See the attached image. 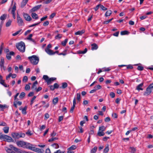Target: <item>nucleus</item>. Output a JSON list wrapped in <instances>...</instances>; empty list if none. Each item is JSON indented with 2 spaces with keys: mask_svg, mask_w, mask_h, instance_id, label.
I'll use <instances>...</instances> for the list:
<instances>
[{
  "mask_svg": "<svg viewBox=\"0 0 153 153\" xmlns=\"http://www.w3.org/2000/svg\"><path fill=\"white\" fill-rule=\"evenodd\" d=\"M16 47L20 52L23 53L25 51V43L24 42H21L16 44Z\"/></svg>",
  "mask_w": 153,
  "mask_h": 153,
  "instance_id": "1",
  "label": "nucleus"
},
{
  "mask_svg": "<svg viewBox=\"0 0 153 153\" xmlns=\"http://www.w3.org/2000/svg\"><path fill=\"white\" fill-rule=\"evenodd\" d=\"M28 59L30 60L31 63L34 65H37L39 62V58L35 55L29 56L28 57Z\"/></svg>",
  "mask_w": 153,
  "mask_h": 153,
  "instance_id": "2",
  "label": "nucleus"
},
{
  "mask_svg": "<svg viewBox=\"0 0 153 153\" xmlns=\"http://www.w3.org/2000/svg\"><path fill=\"white\" fill-rule=\"evenodd\" d=\"M11 135L13 138L19 139L20 137H24L25 134L22 133L13 132L12 133Z\"/></svg>",
  "mask_w": 153,
  "mask_h": 153,
  "instance_id": "3",
  "label": "nucleus"
},
{
  "mask_svg": "<svg viewBox=\"0 0 153 153\" xmlns=\"http://www.w3.org/2000/svg\"><path fill=\"white\" fill-rule=\"evenodd\" d=\"M43 79L47 82L48 85L51 84L52 82L56 79V78L55 77H52L49 78L48 76L46 75L43 76Z\"/></svg>",
  "mask_w": 153,
  "mask_h": 153,
  "instance_id": "4",
  "label": "nucleus"
},
{
  "mask_svg": "<svg viewBox=\"0 0 153 153\" xmlns=\"http://www.w3.org/2000/svg\"><path fill=\"white\" fill-rule=\"evenodd\" d=\"M13 147H15L12 145H10L9 147H5V149L7 153H15V152L13 151H15V149Z\"/></svg>",
  "mask_w": 153,
  "mask_h": 153,
  "instance_id": "5",
  "label": "nucleus"
},
{
  "mask_svg": "<svg viewBox=\"0 0 153 153\" xmlns=\"http://www.w3.org/2000/svg\"><path fill=\"white\" fill-rule=\"evenodd\" d=\"M17 22L19 26H22L24 25L22 19L20 17L18 13L17 14Z\"/></svg>",
  "mask_w": 153,
  "mask_h": 153,
  "instance_id": "6",
  "label": "nucleus"
},
{
  "mask_svg": "<svg viewBox=\"0 0 153 153\" xmlns=\"http://www.w3.org/2000/svg\"><path fill=\"white\" fill-rule=\"evenodd\" d=\"M31 150L38 153H43L45 152L44 150L43 149H41L35 147H32Z\"/></svg>",
  "mask_w": 153,
  "mask_h": 153,
  "instance_id": "7",
  "label": "nucleus"
},
{
  "mask_svg": "<svg viewBox=\"0 0 153 153\" xmlns=\"http://www.w3.org/2000/svg\"><path fill=\"white\" fill-rule=\"evenodd\" d=\"M15 53L13 51H10L9 53H7L6 54V58L8 60H10L11 59V56H14Z\"/></svg>",
  "mask_w": 153,
  "mask_h": 153,
  "instance_id": "8",
  "label": "nucleus"
},
{
  "mask_svg": "<svg viewBox=\"0 0 153 153\" xmlns=\"http://www.w3.org/2000/svg\"><path fill=\"white\" fill-rule=\"evenodd\" d=\"M23 15L26 21H29L31 20V18L28 14L25 13H23Z\"/></svg>",
  "mask_w": 153,
  "mask_h": 153,
  "instance_id": "9",
  "label": "nucleus"
},
{
  "mask_svg": "<svg viewBox=\"0 0 153 153\" xmlns=\"http://www.w3.org/2000/svg\"><path fill=\"white\" fill-rule=\"evenodd\" d=\"M4 141H7L8 142H13V140L10 136L6 135L5 137Z\"/></svg>",
  "mask_w": 153,
  "mask_h": 153,
  "instance_id": "10",
  "label": "nucleus"
},
{
  "mask_svg": "<svg viewBox=\"0 0 153 153\" xmlns=\"http://www.w3.org/2000/svg\"><path fill=\"white\" fill-rule=\"evenodd\" d=\"M16 143L18 146L24 148L25 144V142L22 141H19L17 142Z\"/></svg>",
  "mask_w": 153,
  "mask_h": 153,
  "instance_id": "11",
  "label": "nucleus"
},
{
  "mask_svg": "<svg viewBox=\"0 0 153 153\" xmlns=\"http://www.w3.org/2000/svg\"><path fill=\"white\" fill-rule=\"evenodd\" d=\"M42 6L41 5H39L33 7L32 9H31L30 11L32 12H34L36 11L39 9Z\"/></svg>",
  "mask_w": 153,
  "mask_h": 153,
  "instance_id": "12",
  "label": "nucleus"
},
{
  "mask_svg": "<svg viewBox=\"0 0 153 153\" xmlns=\"http://www.w3.org/2000/svg\"><path fill=\"white\" fill-rule=\"evenodd\" d=\"M152 90L151 89H150L148 87L146 89V91L144 92L143 95H144L148 96L152 92Z\"/></svg>",
  "mask_w": 153,
  "mask_h": 153,
  "instance_id": "13",
  "label": "nucleus"
},
{
  "mask_svg": "<svg viewBox=\"0 0 153 153\" xmlns=\"http://www.w3.org/2000/svg\"><path fill=\"white\" fill-rule=\"evenodd\" d=\"M4 58H1L0 62V66L1 68H3V70L5 71L6 70V67L4 66Z\"/></svg>",
  "mask_w": 153,
  "mask_h": 153,
  "instance_id": "14",
  "label": "nucleus"
},
{
  "mask_svg": "<svg viewBox=\"0 0 153 153\" xmlns=\"http://www.w3.org/2000/svg\"><path fill=\"white\" fill-rule=\"evenodd\" d=\"M32 145L27 142H25V144L24 146V148L32 150L33 147L31 146Z\"/></svg>",
  "mask_w": 153,
  "mask_h": 153,
  "instance_id": "15",
  "label": "nucleus"
},
{
  "mask_svg": "<svg viewBox=\"0 0 153 153\" xmlns=\"http://www.w3.org/2000/svg\"><path fill=\"white\" fill-rule=\"evenodd\" d=\"M27 106H25L24 108H22V107H21L19 108V110H22V113L23 114H27Z\"/></svg>",
  "mask_w": 153,
  "mask_h": 153,
  "instance_id": "16",
  "label": "nucleus"
},
{
  "mask_svg": "<svg viewBox=\"0 0 153 153\" xmlns=\"http://www.w3.org/2000/svg\"><path fill=\"white\" fill-rule=\"evenodd\" d=\"M143 85V83H142L138 85L136 87V89L138 91L140 90L143 91V89L142 88Z\"/></svg>",
  "mask_w": 153,
  "mask_h": 153,
  "instance_id": "17",
  "label": "nucleus"
},
{
  "mask_svg": "<svg viewBox=\"0 0 153 153\" xmlns=\"http://www.w3.org/2000/svg\"><path fill=\"white\" fill-rule=\"evenodd\" d=\"M45 51L49 55H53V51L51 49H45Z\"/></svg>",
  "mask_w": 153,
  "mask_h": 153,
  "instance_id": "18",
  "label": "nucleus"
},
{
  "mask_svg": "<svg viewBox=\"0 0 153 153\" xmlns=\"http://www.w3.org/2000/svg\"><path fill=\"white\" fill-rule=\"evenodd\" d=\"M28 1V0H23L21 4V7L22 8L24 7L27 3Z\"/></svg>",
  "mask_w": 153,
  "mask_h": 153,
  "instance_id": "19",
  "label": "nucleus"
},
{
  "mask_svg": "<svg viewBox=\"0 0 153 153\" xmlns=\"http://www.w3.org/2000/svg\"><path fill=\"white\" fill-rule=\"evenodd\" d=\"M85 32V30H82L81 31L79 30L77 32H76L75 33V35H82V34L84 33Z\"/></svg>",
  "mask_w": 153,
  "mask_h": 153,
  "instance_id": "20",
  "label": "nucleus"
},
{
  "mask_svg": "<svg viewBox=\"0 0 153 153\" xmlns=\"http://www.w3.org/2000/svg\"><path fill=\"white\" fill-rule=\"evenodd\" d=\"M91 46H92L91 50H97L98 48V45L95 43L91 44Z\"/></svg>",
  "mask_w": 153,
  "mask_h": 153,
  "instance_id": "21",
  "label": "nucleus"
},
{
  "mask_svg": "<svg viewBox=\"0 0 153 153\" xmlns=\"http://www.w3.org/2000/svg\"><path fill=\"white\" fill-rule=\"evenodd\" d=\"M31 16L33 19H37L39 18L38 15L35 13H32L31 14Z\"/></svg>",
  "mask_w": 153,
  "mask_h": 153,
  "instance_id": "22",
  "label": "nucleus"
},
{
  "mask_svg": "<svg viewBox=\"0 0 153 153\" xmlns=\"http://www.w3.org/2000/svg\"><path fill=\"white\" fill-rule=\"evenodd\" d=\"M62 86L59 87L60 88L65 89L68 86V84L66 82H63L62 83Z\"/></svg>",
  "mask_w": 153,
  "mask_h": 153,
  "instance_id": "23",
  "label": "nucleus"
},
{
  "mask_svg": "<svg viewBox=\"0 0 153 153\" xmlns=\"http://www.w3.org/2000/svg\"><path fill=\"white\" fill-rule=\"evenodd\" d=\"M87 51V48H85L83 51H77V53L78 54H85Z\"/></svg>",
  "mask_w": 153,
  "mask_h": 153,
  "instance_id": "24",
  "label": "nucleus"
},
{
  "mask_svg": "<svg viewBox=\"0 0 153 153\" xmlns=\"http://www.w3.org/2000/svg\"><path fill=\"white\" fill-rule=\"evenodd\" d=\"M112 12L111 10H107L105 14L106 17L110 16L112 13Z\"/></svg>",
  "mask_w": 153,
  "mask_h": 153,
  "instance_id": "25",
  "label": "nucleus"
},
{
  "mask_svg": "<svg viewBox=\"0 0 153 153\" xmlns=\"http://www.w3.org/2000/svg\"><path fill=\"white\" fill-rule=\"evenodd\" d=\"M6 135L3 134L2 133H0V139L4 141Z\"/></svg>",
  "mask_w": 153,
  "mask_h": 153,
  "instance_id": "26",
  "label": "nucleus"
},
{
  "mask_svg": "<svg viewBox=\"0 0 153 153\" xmlns=\"http://www.w3.org/2000/svg\"><path fill=\"white\" fill-rule=\"evenodd\" d=\"M0 83L3 86H4L5 87H7L9 86V85H7L4 83V80H3L2 79H1L0 80Z\"/></svg>",
  "mask_w": 153,
  "mask_h": 153,
  "instance_id": "27",
  "label": "nucleus"
},
{
  "mask_svg": "<svg viewBox=\"0 0 153 153\" xmlns=\"http://www.w3.org/2000/svg\"><path fill=\"white\" fill-rule=\"evenodd\" d=\"M9 127H4L3 128V130L5 134L9 132Z\"/></svg>",
  "mask_w": 153,
  "mask_h": 153,
  "instance_id": "28",
  "label": "nucleus"
},
{
  "mask_svg": "<svg viewBox=\"0 0 153 153\" xmlns=\"http://www.w3.org/2000/svg\"><path fill=\"white\" fill-rule=\"evenodd\" d=\"M106 129V127L104 126H102L99 127V131H104Z\"/></svg>",
  "mask_w": 153,
  "mask_h": 153,
  "instance_id": "29",
  "label": "nucleus"
},
{
  "mask_svg": "<svg viewBox=\"0 0 153 153\" xmlns=\"http://www.w3.org/2000/svg\"><path fill=\"white\" fill-rule=\"evenodd\" d=\"M129 149L131 150L130 152L131 153H134L136 150V149L133 147H130Z\"/></svg>",
  "mask_w": 153,
  "mask_h": 153,
  "instance_id": "30",
  "label": "nucleus"
},
{
  "mask_svg": "<svg viewBox=\"0 0 153 153\" xmlns=\"http://www.w3.org/2000/svg\"><path fill=\"white\" fill-rule=\"evenodd\" d=\"M59 99L57 97L54 98L53 100V103L54 105H56L58 102Z\"/></svg>",
  "mask_w": 153,
  "mask_h": 153,
  "instance_id": "31",
  "label": "nucleus"
},
{
  "mask_svg": "<svg viewBox=\"0 0 153 153\" xmlns=\"http://www.w3.org/2000/svg\"><path fill=\"white\" fill-rule=\"evenodd\" d=\"M129 33L127 30L122 31L120 33V34L122 35L128 34Z\"/></svg>",
  "mask_w": 153,
  "mask_h": 153,
  "instance_id": "32",
  "label": "nucleus"
},
{
  "mask_svg": "<svg viewBox=\"0 0 153 153\" xmlns=\"http://www.w3.org/2000/svg\"><path fill=\"white\" fill-rule=\"evenodd\" d=\"M38 84V82L37 81H36L33 84V85L32 87V88L34 89H36V85Z\"/></svg>",
  "mask_w": 153,
  "mask_h": 153,
  "instance_id": "33",
  "label": "nucleus"
},
{
  "mask_svg": "<svg viewBox=\"0 0 153 153\" xmlns=\"http://www.w3.org/2000/svg\"><path fill=\"white\" fill-rule=\"evenodd\" d=\"M8 106L6 105H2L0 104V108L1 109V110H3V109L5 108H7Z\"/></svg>",
  "mask_w": 153,
  "mask_h": 153,
  "instance_id": "34",
  "label": "nucleus"
},
{
  "mask_svg": "<svg viewBox=\"0 0 153 153\" xmlns=\"http://www.w3.org/2000/svg\"><path fill=\"white\" fill-rule=\"evenodd\" d=\"M103 131H98L97 135L99 136H103L105 135V133L103 132Z\"/></svg>",
  "mask_w": 153,
  "mask_h": 153,
  "instance_id": "35",
  "label": "nucleus"
},
{
  "mask_svg": "<svg viewBox=\"0 0 153 153\" xmlns=\"http://www.w3.org/2000/svg\"><path fill=\"white\" fill-rule=\"evenodd\" d=\"M68 39H66L64 41H62L61 42L62 45L64 46L66 45L67 43L68 42Z\"/></svg>",
  "mask_w": 153,
  "mask_h": 153,
  "instance_id": "36",
  "label": "nucleus"
},
{
  "mask_svg": "<svg viewBox=\"0 0 153 153\" xmlns=\"http://www.w3.org/2000/svg\"><path fill=\"white\" fill-rule=\"evenodd\" d=\"M13 148L15 149L14 151L15 152H16L17 153H22V150L20 149H18V148H16V147H13Z\"/></svg>",
  "mask_w": 153,
  "mask_h": 153,
  "instance_id": "37",
  "label": "nucleus"
},
{
  "mask_svg": "<svg viewBox=\"0 0 153 153\" xmlns=\"http://www.w3.org/2000/svg\"><path fill=\"white\" fill-rule=\"evenodd\" d=\"M109 151V146L108 145L107 146H106L105 148L104 149L103 152L105 153H107Z\"/></svg>",
  "mask_w": 153,
  "mask_h": 153,
  "instance_id": "38",
  "label": "nucleus"
},
{
  "mask_svg": "<svg viewBox=\"0 0 153 153\" xmlns=\"http://www.w3.org/2000/svg\"><path fill=\"white\" fill-rule=\"evenodd\" d=\"M7 17V15L5 14H4L0 17V19L2 20H5Z\"/></svg>",
  "mask_w": 153,
  "mask_h": 153,
  "instance_id": "39",
  "label": "nucleus"
},
{
  "mask_svg": "<svg viewBox=\"0 0 153 153\" xmlns=\"http://www.w3.org/2000/svg\"><path fill=\"white\" fill-rule=\"evenodd\" d=\"M12 21L10 19L9 20L6 24V27H8L10 26L11 23Z\"/></svg>",
  "mask_w": 153,
  "mask_h": 153,
  "instance_id": "40",
  "label": "nucleus"
},
{
  "mask_svg": "<svg viewBox=\"0 0 153 153\" xmlns=\"http://www.w3.org/2000/svg\"><path fill=\"white\" fill-rule=\"evenodd\" d=\"M16 3H15L14 4L12 7V10L11 12H14L16 10Z\"/></svg>",
  "mask_w": 153,
  "mask_h": 153,
  "instance_id": "41",
  "label": "nucleus"
},
{
  "mask_svg": "<svg viewBox=\"0 0 153 153\" xmlns=\"http://www.w3.org/2000/svg\"><path fill=\"white\" fill-rule=\"evenodd\" d=\"M25 95V94L24 92H22L21 93L19 96V97L21 99H22L24 98Z\"/></svg>",
  "mask_w": 153,
  "mask_h": 153,
  "instance_id": "42",
  "label": "nucleus"
},
{
  "mask_svg": "<svg viewBox=\"0 0 153 153\" xmlns=\"http://www.w3.org/2000/svg\"><path fill=\"white\" fill-rule=\"evenodd\" d=\"M97 149V147L96 146L94 147L91 150V153H94L96 152Z\"/></svg>",
  "mask_w": 153,
  "mask_h": 153,
  "instance_id": "43",
  "label": "nucleus"
},
{
  "mask_svg": "<svg viewBox=\"0 0 153 153\" xmlns=\"http://www.w3.org/2000/svg\"><path fill=\"white\" fill-rule=\"evenodd\" d=\"M22 31V30L20 29V30L17 31L15 33H13L12 34V35L13 36H15L17 35H18V34L19 33Z\"/></svg>",
  "mask_w": 153,
  "mask_h": 153,
  "instance_id": "44",
  "label": "nucleus"
},
{
  "mask_svg": "<svg viewBox=\"0 0 153 153\" xmlns=\"http://www.w3.org/2000/svg\"><path fill=\"white\" fill-rule=\"evenodd\" d=\"M102 88V86L100 85H98L94 87V88L96 89L97 91V90L101 89Z\"/></svg>",
  "mask_w": 153,
  "mask_h": 153,
  "instance_id": "45",
  "label": "nucleus"
},
{
  "mask_svg": "<svg viewBox=\"0 0 153 153\" xmlns=\"http://www.w3.org/2000/svg\"><path fill=\"white\" fill-rule=\"evenodd\" d=\"M52 146L56 149H57L59 148V146L57 143H53L52 145Z\"/></svg>",
  "mask_w": 153,
  "mask_h": 153,
  "instance_id": "46",
  "label": "nucleus"
},
{
  "mask_svg": "<svg viewBox=\"0 0 153 153\" xmlns=\"http://www.w3.org/2000/svg\"><path fill=\"white\" fill-rule=\"evenodd\" d=\"M54 89H58L59 88V85L57 83H55L53 85Z\"/></svg>",
  "mask_w": 153,
  "mask_h": 153,
  "instance_id": "47",
  "label": "nucleus"
},
{
  "mask_svg": "<svg viewBox=\"0 0 153 153\" xmlns=\"http://www.w3.org/2000/svg\"><path fill=\"white\" fill-rule=\"evenodd\" d=\"M76 147L75 145L72 146L71 147L68 148V149L70 150H74L76 149Z\"/></svg>",
  "mask_w": 153,
  "mask_h": 153,
  "instance_id": "48",
  "label": "nucleus"
},
{
  "mask_svg": "<svg viewBox=\"0 0 153 153\" xmlns=\"http://www.w3.org/2000/svg\"><path fill=\"white\" fill-rule=\"evenodd\" d=\"M126 69H132L133 68V66L131 65H126Z\"/></svg>",
  "mask_w": 153,
  "mask_h": 153,
  "instance_id": "49",
  "label": "nucleus"
},
{
  "mask_svg": "<svg viewBox=\"0 0 153 153\" xmlns=\"http://www.w3.org/2000/svg\"><path fill=\"white\" fill-rule=\"evenodd\" d=\"M58 139V138H57V137H54V138H52L50 139H49L48 141L49 142H52V141H53L55 140H57Z\"/></svg>",
  "mask_w": 153,
  "mask_h": 153,
  "instance_id": "50",
  "label": "nucleus"
},
{
  "mask_svg": "<svg viewBox=\"0 0 153 153\" xmlns=\"http://www.w3.org/2000/svg\"><path fill=\"white\" fill-rule=\"evenodd\" d=\"M77 100L79 101L80 100V93L77 94Z\"/></svg>",
  "mask_w": 153,
  "mask_h": 153,
  "instance_id": "51",
  "label": "nucleus"
},
{
  "mask_svg": "<svg viewBox=\"0 0 153 153\" xmlns=\"http://www.w3.org/2000/svg\"><path fill=\"white\" fill-rule=\"evenodd\" d=\"M36 97L35 96H33V98L31 99V100L30 103V105H32L33 104V101L36 98Z\"/></svg>",
  "mask_w": 153,
  "mask_h": 153,
  "instance_id": "52",
  "label": "nucleus"
},
{
  "mask_svg": "<svg viewBox=\"0 0 153 153\" xmlns=\"http://www.w3.org/2000/svg\"><path fill=\"white\" fill-rule=\"evenodd\" d=\"M49 24V22L48 21H46L43 24V25L44 26H48Z\"/></svg>",
  "mask_w": 153,
  "mask_h": 153,
  "instance_id": "53",
  "label": "nucleus"
},
{
  "mask_svg": "<svg viewBox=\"0 0 153 153\" xmlns=\"http://www.w3.org/2000/svg\"><path fill=\"white\" fill-rule=\"evenodd\" d=\"M143 67L142 66H139L137 68V69L138 70L141 71L143 70Z\"/></svg>",
  "mask_w": 153,
  "mask_h": 153,
  "instance_id": "54",
  "label": "nucleus"
},
{
  "mask_svg": "<svg viewBox=\"0 0 153 153\" xmlns=\"http://www.w3.org/2000/svg\"><path fill=\"white\" fill-rule=\"evenodd\" d=\"M100 7L101 9L103 10H105L107 9V8H105L103 5H102L101 4L100 5Z\"/></svg>",
  "mask_w": 153,
  "mask_h": 153,
  "instance_id": "55",
  "label": "nucleus"
},
{
  "mask_svg": "<svg viewBox=\"0 0 153 153\" xmlns=\"http://www.w3.org/2000/svg\"><path fill=\"white\" fill-rule=\"evenodd\" d=\"M110 95L112 98H113L115 96V94L113 92H111L110 94Z\"/></svg>",
  "mask_w": 153,
  "mask_h": 153,
  "instance_id": "56",
  "label": "nucleus"
},
{
  "mask_svg": "<svg viewBox=\"0 0 153 153\" xmlns=\"http://www.w3.org/2000/svg\"><path fill=\"white\" fill-rule=\"evenodd\" d=\"M27 80H28V78H27V76H25L23 77V81L26 82L27 81Z\"/></svg>",
  "mask_w": 153,
  "mask_h": 153,
  "instance_id": "57",
  "label": "nucleus"
},
{
  "mask_svg": "<svg viewBox=\"0 0 153 153\" xmlns=\"http://www.w3.org/2000/svg\"><path fill=\"white\" fill-rule=\"evenodd\" d=\"M100 4L97 5L94 8V9L95 11H97L99 7H100Z\"/></svg>",
  "mask_w": 153,
  "mask_h": 153,
  "instance_id": "58",
  "label": "nucleus"
},
{
  "mask_svg": "<svg viewBox=\"0 0 153 153\" xmlns=\"http://www.w3.org/2000/svg\"><path fill=\"white\" fill-rule=\"evenodd\" d=\"M19 94V93H18L14 97V101H16V100H18V99L17 98V97L18 96Z\"/></svg>",
  "mask_w": 153,
  "mask_h": 153,
  "instance_id": "59",
  "label": "nucleus"
},
{
  "mask_svg": "<svg viewBox=\"0 0 153 153\" xmlns=\"http://www.w3.org/2000/svg\"><path fill=\"white\" fill-rule=\"evenodd\" d=\"M30 89V86L28 84H27L25 87V89L26 90H28Z\"/></svg>",
  "mask_w": 153,
  "mask_h": 153,
  "instance_id": "60",
  "label": "nucleus"
},
{
  "mask_svg": "<svg viewBox=\"0 0 153 153\" xmlns=\"http://www.w3.org/2000/svg\"><path fill=\"white\" fill-rule=\"evenodd\" d=\"M75 106H74L73 105V106L71 107L70 111V112L71 113H72L73 112V111L75 108Z\"/></svg>",
  "mask_w": 153,
  "mask_h": 153,
  "instance_id": "61",
  "label": "nucleus"
},
{
  "mask_svg": "<svg viewBox=\"0 0 153 153\" xmlns=\"http://www.w3.org/2000/svg\"><path fill=\"white\" fill-rule=\"evenodd\" d=\"M112 116L115 118H117V115L115 113H114L112 114Z\"/></svg>",
  "mask_w": 153,
  "mask_h": 153,
  "instance_id": "62",
  "label": "nucleus"
},
{
  "mask_svg": "<svg viewBox=\"0 0 153 153\" xmlns=\"http://www.w3.org/2000/svg\"><path fill=\"white\" fill-rule=\"evenodd\" d=\"M110 120V118L109 117H107L105 119V122H108Z\"/></svg>",
  "mask_w": 153,
  "mask_h": 153,
  "instance_id": "63",
  "label": "nucleus"
},
{
  "mask_svg": "<svg viewBox=\"0 0 153 153\" xmlns=\"http://www.w3.org/2000/svg\"><path fill=\"white\" fill-rule=\"evenodd\" d=\"M148 87L150 89H151L153 88V83L151 84H150Z\"/></svg>",
  "mask_w": 153,
  "mask_h": 153,
  "instance_id": "64",
  "label": "nucleus"
}]
</instances>
